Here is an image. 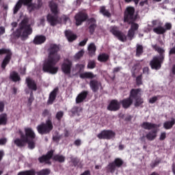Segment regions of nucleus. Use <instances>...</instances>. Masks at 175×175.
<instances>
[{
  "label": "nucleus",
  "mask_w": 175,
  "mask_h": 175,
  "mask_svg": "<svg viewBox=\"0 0 175 175\" xmlns=\"http://www.w3.org/2000/svg\"><path fill=\"white\" fill-rule=\"evenodd\" d=\"M59 51V47L56 44H51L49 48L48 58L44 60L43 64V70L45 72H49L55 75L58 71V67L55 65L59 61L60 55L57 53Z\"/></svg>",
  "instance_id": "nucleus-1"
},
{
  "label": "nucleus",
  "mask_w": 175,
  "mask_h": 175,
  "mask_svg": "<svg viewBox=\"0 0 175 175\" xmlns=\"http://www.w3.org/2000/svg\"><path fill=\"white\" fill-rule=\"evenodd\" d=\"M32 33V29L27 23V19H24L20 24V27L12 34V37L15 38H21L22 40H25Z\"/></svg>",
  "instance_id": "nucleus-2"
},
{
  "label": "nucleus",
  "mask_w": 175,
  "mask_h": 175,
  "mask_svg": "<svg viewBox=\"0 0 175 175\" xmlns=\"http://www.w3.org/2000/svg\"><path fill=\"white\" fill-rule=\"evenodd\" d=\"M152 47L160 55L153 57V59L150 61V67L152 69L159 70L165 58V50L157 44L152 45Z\"/></svg>",
  "instance_id": "nucleus-3"
},
{
  "label": "nucleus",
  "mask_w": 175,
  "mask_h": 175,
  "mask_svg": "<svg viewBox=\"0 0 175 175\" xmlns=\"http://www.w3.org/2000/svg\"><path fill=\"white\" fill-rule=\"evenodd\" d=\"M141 89H132L129 98H124L122 100L120 103L124 109H128L133 104V98H137L141 95Z\"/></svg>",
  "instance_id": "nucleus-4"
},
{
  "label": "nucleus",
  "mask_w": 175,
  "mask_h": 175,
  "mask_svg": "<svg viewBox=\"0 0 175 175\" xmlns=\"http://www.w3.org/2000/svg\"><path fill=\"white\" fill-rule=\"evenodd\" d=\"M22 3L24 5L27 6V8L29 12H31L32 10H34L36 9H38L41 6L40 3H39V5L36 6L35 4L31 3V0H19V1L17 2L16 5L14 8V14H16L17 12L21 9Z\"/></svg>",
  "instance_id": "nucleus-5"
},
{
  "label": "nucleus",
  "mask_w": 175,
  "mask_h": 175,
  "mask_svg": "<svg viewBox=\"0 0 175 175\" xmlns=\"http://www.w3.org/2000/svg\"><path fill=\"white\" fill-rule=\"evenodd\" d=\"M49 6L51 12L55 15L53 16L52 14H49L47 16V20L52 26H54L58 23L57 16V14H58L57 5L55 2L51 1Z\"/></svg>",
  "instance_id": "nucleus-6"
},
{
  "label": "nucleus",
  "mask_w": 175,
  "mask_h": 175,
  "mask_svg": "<svg viewBox=\"0 0 175 175\" xmlns=\"http://www.w3.org/2000/svg\"><path fill=\"white\" fill-rule=\"evenodd\" d=\"M53 128L51 120L48 119L46 123H42L37 127L38 133L41 135L49 133Z\"/></svg>",
  "instance_id": "nucleus-7"
},
{
  "label": "nucleus",
  "mask_w": 175,
  "mask_h": 175,
  "mask_svg": "<svg viewBox=\"0 0 175 175\" xmlns=\"http://www.w3.org/2000/svg\"><path fill=\"white\" fill-rule=\"evenodd\" d=\"M135 8L133 7H127L124 12V22H130L135 19Z\"/></svg>",
  "instance_id": "nucleus-8"
},
{
  "label": "nucleus",
  "mask_w": 175,
  "mask_h": 175,
  "mask_svg": "<svg viewBox=\"0 0 175 175\" xmlns=\"http://www.w3.org/2000/svg\"><path fill=\"white\" fill-rule=\"evenodd\" d=\"M116 133L114 131L111 130H104L100 134H98L97 136L100 139H110L114 137Z\"/></svg>",
  "instance_id": "nucleus-9"
},
{
  "label": "nucleus",
  "mask_w": 175,
  "mask_h": 175,
  "mask_svg": "<svg viewBox=\"0 0 175 175\" xmlns=\"http://www.w3.org/2000/svg\"><path fill=\"white\" fill-rule=\"evenodd\" d=\"M3 54H7L5 59L3 61V63L1 64V68L3 69L5 68V66L8 64V63L10 62V58H11V55L12 53L10 51V50L8 49H0V55H3Z\"/></svg>",
  "instance_id": "nucleus-10"
},
{
  "label": "nucleus",
  "mask_w": 175,
  "mask_h": 175,
  "mask_svg": "<svg viewBox=\"0 0 175 175\" xmlns=\"http://www.w3.org/2000/svg\"><path fill=\"white\" fill-rule=\"evenodd\" d=\"M110 31L113 33V36L118 38L119 40L122 42H125L126 40V36L123 33L120 31L117 27L116 26L111 27Z\"/></svg>",
  "instance_id": "nucleus-11"
},
{
  "label": "nucleus",
  "mask_w": 175,
  "mask_h": 175,
  "mask_svg": "<svg viewBox=\"0 0 175 175\" xmlns=\"http://www.w3.org/2000/svg\"><path fill=\"white\" fill-rule=\"evenodd\" d=\"M72 66V62L68 59H66L62 65V70L65 75H69L70 74Z\"/></svg>",
  "instance_id": "nucleus-12"
},
{
  "label": "nucleus",
  "mask_w": 175,
  "mask_h": 175,
  "mask_svg": "<svg viewBox=\"0 0 175 175\" xmlns=\"http://www.w3.org/2000/svg\"><path fill=\"white\" fill-rule=\"evenodd\" d=\"M88 15L84 12H79L75 15V21L77 26L81 25L83 22L86 21Z\"/></svg>",
  "instance_id": "nucleus-13"
},
{
  "label": "nucleus",
  "mask_w": 175,
  "mask_h": 175,
  "mask_svg": "<svg viewBox=\"0 0 175 175\" xmlns=\"http://www.w3.org/2000/svg\"><path fill=\"white\" fill-rule=\"evenodd\" d=\"M120 108V103L117 100H112L107 107V109L111 111H116Z\"/></svg>",
  "instance_id": "nucleus-14"
},
{
  "label": "nucleus",
  "mask_w": 175,
  "mask_h": 175,
  "mask_svg": "<svg viewBox=\"0 0 175 175\" xmlns=\"http://www.w3.org/2000/svg\"><path fill=\"white\" fill-rule=\"evenodd\" d=\"M139 28L138 24L135 23H131V28L129 31L128 38L131 40L134 38L135 32Z\"/></svg>",
  "instance_id": "nucleus-15"
},
{
  "label": "nucleus",
  "mask_w": 175,
  "mask_h": 175,
  "mask_svg": "<svg viewBox=\"0 0 175 175\" xmlns=\"http://www.w3.org/2000/svg\"><path fill=\"white\" fill-rule=\"evenodd\" d=\"M161 126V124H155L154 123H149V122H144L142 124V127L146 130L156 129Z\"/></svg>",
  "instance_id": "nucleus-16"
},
{
  "label": "nucleus",
  "mask_w": 175,
  "mask_h": 175,
  "mask_svg": "<svg viewBox=\"0 0 175 175\" xmlns=\"http://www.w3.org/2000/svg\"><path fill=\"white\" fill-rule=\"evenodd\" d=\"M123 163V161L120 159H117L115 160L114 163H111L109 165V168L111 170V172H113L116 168V167H120Z\"/></svg>",
  "instance_id": "nucleus-17"
},
{
  "label": "nucleus",
  "mask_w": 175,
  "mask_h": 175,
  "mask_svg": "<svg viewBox=\"0 0 175 175\" xmlns=\"http://www.w3.org/2000/svg\"><path fill=\"white\" fill-rule=\"evenodd\" d=\"M90 88L93 92H96L101 87V83L97 80H91L90 82Z\"/></svg>",
  "instance_id": "nucleus-18"
},
{
  "label": "nucleus",
  "mask_w": 175,
  "mask_h": 175,
  "mask_svg": "<svg viewBox=\"0 0 175 175\" xmlns=\"http://www.w3.org/2000/svg\"><path fill=\"white\" fill-rule=\"evenodd\" d=\"M26 83L27 84V87L29 88V90L33 91H36L37 85L35 81L32 79L27 77L26 79Z\"/></svg>",
  "instance_id": "nucleus-19"
},
{
  "label": "nucleus",
  "mask_w": 175,
  "mask_h": 175,
  "mask_svg": "<svg viewBox=\"0 0 175 175\" xmlns=\"http://www.w3.org/2000/svg\"><path fill=\"white\" fill-rule=\"evenodd\" d=\"M26 137L27 139H31V141L36 137L35 133L33 131L32 129H29V127L25 129Z\"/></svg>",
  "instance_id": "nucleus-20"
},
{
  "label": "nucleus",
  "mask_w": 175,
  "mask_h": 175,
  "mask_svg": "<svg viewBox=\"0 0 175 175\" xmlns=\"http://www.w3.org/2000/svg\"><path fill=\"white\" fill-rule=\"evenodd\" d=\"M19 133L21 135L22 140L17 139L14 141V143L17 146H24L25 143L28 142V139L27 138H25V135H23L22 131H19Z\"/></svg>",
  "instance_id": "nucleus-21"
},
{
  "label": "nucleus",
  "mask_w": 175,
  "mask_h": 175,
  "mask_svg": "<svg viewBox=\"0 0 175 175\" xmlns=\"http://www.w3.org/2000/svg\"><path fill=\"white\" fill-rule=\"evenodd\" d=\"M53 154V151H50L47 153L46 156H43L39 159L40 163H49V160L51 159Z\"/></svg>",
  "instance_id": "nucleus-22"
},
{
  "label": "nucleus",
  "mask_w": 175,
  "mask_h": 175,
  "mask_svg": "<svg viewBox=\"0 0 175 175\" xmlns=\"http://www.w3.org/2000/svg\"><path fill=\"white\" fill-rule=\"evenodd\" d=\"M46 41V37L42 35H38L33 39V43L39 45L43 44Z\"/></svg>",
  "instance_id": "nucleus-23"
},
{
  "label": "nucleus",
  "mask_w": 175,
  "mask_h": 175,
  "mask_svg": "<svg viewBox=\"0 0 175 175\" xmlns=\"http://www.w3.org/2000/svg\"><path fill=\"white\" fill-rule=\"evenodd\" d=\"M96 77V75L93 74L92 72H85L80 74V78L81 79H92Z\"/></svg>",
  "instance_id": "nucleus-24"
},
{
  "label": "nucleus",
  "mask_w": 175,
  "mask_h": 175,
  "mask_svg": "<svg viewBox=\"0 0 175 175\" xmlns=\"http://www.w3.org/2000/svg\"><path fill=\"white\" fill-rule=\"evenodd\" d=\"M88 92L85 91L81 92L76 98V103L79 104L83 102V100L86 98Z\"/></svg>",
  "instance_id": "nucleus-25"
},
{
  "label": "nucleus",
  "mask_w": 175,
  "mask_h": 175,
  "mask_svg": "<svg viewBox=\"0 0 175 175\" xmlns=\"http://www.w3.org/2000/svg\"><path fill=\"white\" fill-rule=\"evenodd\" d=\"M57 89H54L51 94H49V100L47 103L49 105H52L54 100H55L56 96H57Z\"/></svg>",
  "instance_id": "nucleus-26"
},
{
  "label": "nucleus",
  "mask_w": 175,
  "mask_h": 175,
  "mask_svg": "<svg viewBox=\"0 0 175 175\" xmlns=\"http://www.w3.org/2000/svg\"><path fill=\"white\" fill-rule=\"evenodd\" d=\"M65 35L69 42H72L77 39L76 34L73 33L70 30L66 31Z\"/></svg>",
  "instance_id": "nucleus-27"
},
{
  "label": "nucleus",
  "mask_w": 175,
  "mask_h": 175,
  "mask_svg": "<svg viewBox=\"0 0 175 175\" xmlns=\"http://www.w3.org/2000/svg\"><path fill=\"white\" fill-rule=\"evenodd\" d=\"M153 32L157 35H162L166 32V29L161 25L153 28Z\"/></svg>",
  "instance_id": "nucleus-28"
},
{
  "label": "nucleus",
  "mask_w": 175,
  "mask_h": 175,
  "mask_svg": "<svg viewBox=\"0 0 175 175\" xmlns=\"http://www.w3.org/2000/svg\"><path fill=\"white\" fill-rule=\"evenodd\" d=\"M157 136V130H153V131H149L148 134L146 135V138L149 141L154 140Z\"/></svg>",
  "instance_id": "nucleus-29"
},
{
  "label": "nucleus",
  "mask_w": 175,
  "mask_h": 175,
  "mask_svg": "<svg viewBox=\"0 0 175 175\" xmlns=\"http://www.w3.org/2000/svg\"><path fill=\"white\" fill-rule=\"evenodd\" d=\"M174 124H175V119L172 118L171 119V120L164 122V124H163L164 129L167 130L171 129Z\"/></svg>",
  "instance_id": "nucleus-30"
},
{
  "label": "nucleus",
  "mask_w": 175,
  "mask_h": 175,
  "mask_svg": "<svg viewBox=\"0 0 175 175\" xmlns=\"http://www.w3.org/2000/svg\"><path fill=\"white\" fill-rule=\"evenodd\" d=\"M10 78L14 82L19 81L21 80L18 74L15 71L10 72Z\"/></svg>",
  "instance_id": "nucleus-31"
},
{
  "label": "nucleus",
  "mask_w": 175,
  "mask_h": 175,
  "mask_svg": "<svg viewBox=\"0 0 175 175\" xmlns=\"http://www.w3.org/2000/svg\"><path fill=\"white\" fill-rule=\"evenodd\" d=\"M109 55L106 53L100 54L98 59L100 62H105L109 59Z\"/></svg>",
  "instance_id": "nucleus-32"
},
{
  "label": "nucleus",
  "mask_w": 175,
  "mask_h": 175,
  "mask_svg": "<svg viewBox=\"0 0 175 175\" xmlns=\"http://www.w3.org/2000/svg\"><path fill=\"white\" fill-rule=\"evenodd\" d=\"M90 31L91 33H92L95 29V28L96 27V20L94 18H91L90 20Z\"/></svg>",
  "instance_id": "nucleus-33"
},
{
  "label": "nucleus",
  "mask_w": 175,
  "mask_h": 175,
  "mask_svg": "<svg viewBox=\"0 0 175 175\" xmlns=\"http://www.w3.org/2000/svg\"><path fill=\"white\" fill-rule=\"evenodd\" d=\"M88 50L92 56L94 55L95 51H96V47L94 43H91L89 45Z\"/></svg>",
  "instance_id": "nucleus-34"
},
{
  "label": "nucleus",
  "mask_w": 175,
  "mask_h": 175,
  "mask_svg": "<svg viewBox=\"0 0 175 175\" xmlns=\"http://www.w3.org/2000/svg\"><path fill=\"white\" fill-rule=\"evenodd\" d=\"M100 12L101 14H103V15L104 16H107L108 18H109L111 16L110 12L107 9H105V7H104V6L100 8Z\"/></svg>",
  "instance_id": "nucleus-35"
},
{
  "label": "nucleus",
  "mask_w": 175,
  "mask_h": 175,
  "mask_svg": "<svg viewBox=\"0 0 175 175\" xmlns=\"http://www.w3.org/2000/svg\"><path fill=\"white\" fill-rule=\"evenodd\" d=\"M140 96H141V94H140V96H138L137 97H133V98L136 100V101L135 103V107H139L144 103L143 98H140Z\"/></svg>",
  "instance_id": "nucleus-36"
},
{
  "label": "nucleus",
  "mask_w": 175,
  "mask_h": 175,
  "mask_svg": "<svg viewBox=\"0 0 175 175\" xmlns=\"http://www.w3.org/2000/svg\"><path fill=\"white\" fill-rule=\"evenodd\" d=\"M7 122V115L5 113H2L0 115V125H5Z\"/></svg>",
  "instance_id": "nucleus-37"
},
{
  "label": "nucleus",
  "mask_w": 175,
  "mask_h": 175,
  "mask_svg": "<svg viewBox=\"0 0 175 175\" xmlns=\"http://www.w3.org/2000/svg\"><path fill=\"white\" fill-rule=\"evenodd\" d=\"M53 159L59 163H63L65 161V157L62 155H56L53 157Z\"/></svg>",
  "instance_id": "nucleus-38"
},
{
  "label": "nucleus",
  "mask_w": 175,
  "mask_h": 175,
  "mask_svg": "<svg viewBox=\"0 0 175 175\" xmlns=\"http://www.w3.org/2000/svg\"><path fill=\"white\" fill-rule=\"evenodd\" d=\"M159 98V96H153L148 100L149 104H154Z\"/></svg>",
  "instance_id": "nucleus-39"
},
{
  "label": "nucleus",
  "mask_w": 175,
  "mask_h": 175,
  "mask_svg": "<svg viewBox=\"0 0 175 175\" xmlns=\"http://www.w3.org/2000/svg\"><path fill=\"white\" fill-rule=\"evenodd\" d=\"M18 175H35V172L33 170L21 172H19Z\"/></svg>",
  "instance_id": "nucleus-40"
},
{
  "label": "nucleus",
  "mask_w": 175,
  "mask_h": 175,
  "mask_svg": "<svg viewBox=\"0 0 175 175\" xmlns=\"http://www.w3.org/2000/svg\"><path fill=\"white\" fill-rule=\"evenodd\" d=\"M81 111V108H79V107H74L72 109V113L75 115L79 116V113Z\"/></svg>",
  "instance_id": "nucleus-41"
},
{
  "label": "nucleus",
  "mask_w": 175,
  "mask_h": 175,
  "mask_svg": "<svg viewBox=\"0 0 175 175\" xmlns=\"http://www.w3.org/2000/svg\"><path fill=\"white\" fill-rule=\"evenodd\" d=\"M83 55H84L83 50H81L78 53H76V55H75V59H79L81 57H83Z\"/></svg>",
  "instance_id": "nucleus-42"
},
{
  "label": "nucleus",
  "mask_w": 175,
  "mask_h": 175,
  "mask_svg": "<svg viewBox=\"0 0 175 175\" xmlns=\"http://www.w3.org/2000/svg\"><path fill=\"white\" fill-rule=\"evenodd\" d=\"M49 170H42L37 173L38 175H49L50 174Z\"/></svg>",
  "instance_id": "nucleus-43"
},
{
  "label": "nucleus",
  "mask_w": 175,
  "mask_h": 175,
  "mask_svg": "<svg viewBox=\"0 0 175 175\" xmlns=\"http://www.w3.org/2000/svg\"><path fill=\"white\" fill-rule=\"evenodd\" d=\"M142 53H143V46L142 45H137V56H140Z\"/></svg>",
  "instance_id": "nucleus-44"
},
{
  "label": "nucleus",
  "mask_w": 175,
  "mask_h": 175,
  "mask_svg": "<svg viewBox=\"0 0 175 175\" xmlns=\"http://www.w3.org/2000/svg\"><path fill=\"white\" fill-rule=\"evenodd\" d=\"M96 66L95 62L94 60H91L89 62L88 64V68L90 69H94Z\"/></svg>",
  "instance_id": "nucleus-45"
},
{
  "label": "nucleus",
  "mask_w": 175,
  "mask_h": 175,
  "mask_svg": "<svg viewBox=\"0 0 175 175\" xmlns=\"http://www.w3.org/2000/svg\"><path fill=\"white\" fill-rule=\"evenodd\" d=\"M164 29H165V31L171 30L172 29V23H166L165 25H164Z\"/></svg>",
  "instance_id": "nucleus-46"
},
{
  "label": "nucleus",
  "mask_w": 175,
  "mask_h": 175,
  "mask_svg": "<svg viewBox=\"0 0 175 175\" xmlns=\"http://www.w3.org/2000/svg\"><path fill=\"white\" fill-rule=\"evenodd\" d=\"M31 139H28V142L26 143H28L29 144V148L30 149H33L35 148V143L32 141H30Z\"/></svg>",
  "instance_id": "nucleus-47"
},
{
  "label": "nucleus",
  "mask_w": 175,
  "mask_h": 175,
  "mask_svg": "<svg viewBox=\"0 0 175 175\" xmlns=\"http://www.w3.org/2000/svg\"><path fill=\"white\" fill-rule=\"evenodd\" d=\"M42 116L44 117H51V113H50L49 111H48V109H44V111H43L42 112Z\"/></svg>",
  "instance_id": "nucleus-48"
},
{
  "label": "nucleus",
  "mask_w": 175,
  "mask_h": 175,
  "mask_svg": "<svg viewBox=\"0 0 175 175\" xmlns=\"http://www.w3.org/2000/svg\"><path fill=\"white\" fill-rule=\"evenodd\" d=\"M64 116V113L62 112V111H59L57 114H56V118L59 120L62 119V118Z\"/></svg>",
  "instance_id": "nucleus-49"
},
{
  "label": "nucleus",
  "mask_w": 175,
  "mask_h": 175,
  "mask_svg": "<svg viewBox=\"0 0 175 175\" xmlns=\"http://www.w3.org/2000/svg\"><path fill=\"white\" fill-rule=\"evenodd\" d=\"M136 81H137V84L138 85H142V75L138 76V77H137Z\"/></svg>",
  "instance_id": "nucleus-50"
},
{
  "label": "nucleus",
  "mask_w": 175,
  "mask_h": 175,
  "mask_svg": "<svg viewBox=\"0 0 175 175\" xmlns=\"http://www.w3.org/2000/svg\"><path fill=\"white\" fill-rule=\"evenodd\" d=\"M166 138V133L163 132L161 133V134H160V141H163Z\"/></svg>",
  "instance_id": "nucleus-51"
},
{
  "label": "nucleus",
  "mask_w": 175,
  "mask_h": 175,
  "mask_svg": "<svg viewBox=\"0 0 175 175\" xmlns=\"http://www.w3.org/2000/svg\"><path fill=\"white\" fill-rule=\"evenodd\" d=\"M87 42H88V38H85L83 40H82L79 42V46H85Z\"/></svg>",
  "instance_id": "nucleus-52"
},
{
  "label": "nucleus",
  "mask_w": 175,
  "mask_h": 175,
  "mask_svg": "<svg viewBox=\"0 0 175 175\" xmlns=\"http://www.w3.org/2000/svg\"><path fill=\"white\" fill-rule=\"evenodd\" d=\"M62 21H64V23H66L67 21H69V18L66 15H63L62 17Z\"/></svg>",
  "instance_id": "nucleus-53"
},
{
  "label": "nucleus",
  "mask_w": 175,
  "mask_h": 175,
  "mask_svg": "<svg viewBox=\"0 0 175 175\" xmlns=\"http://www.w3.org/2000/svg\"><path fill=\"white\" fill-rule=\"evenodd\" d=\"M44 18H42L39 21L38 26H44Z\"/></svg>",
  "instance_id": "nucleus-54"
},
{
  "label": "nucleus",
  "mask_w": 175,
  "mask_h": 175,
  "mask_svg": "<svg viewBox=\"0 0 175 175\" xmlns=\"http://www.w3.org/2000/svg\"><path fill=\"white\" fill-rule=\"evenodd\" d=\"M5 32V27L3 26L0 27V36L3 35Z\"/></svg>",
  "instance_id": "nucleus-55"
},
{
  "label": "nucleus",
  "mask_w": 175,
  "mask_h": 175,
  "mask_svg": "<svg viewBox=\"0 0 175 175\" xmlns=\"http://www.w3.org/2000/svg\"><path fill=\"white\" fill-rule=\"evenodd\" d=\"M7 142V139L5 138L0 139V145H4Z\"/></svg>",
  "instance_id": "nucleus-56"
},
{
  "label": "nucleus",
  "mask_w": 175,
  "mask_h": 175,
  "mask_svg": "<svg viewBox=\"0 0 175 175\" xmlns=\"http://www.w3.org/2000/svg\"><path fill=\"white\" fill-rule=\"evenodd\" d=\"M4 109V104L0 101V112H3Z\"/></svg>",
  "instance_id": "nucleus-57"
},
{
  "label": "nucleus",
  "mask_w": 175,
  "mask_h": 175,
  "mask_svg": "<svg viewBox=\"0 0 175 175\" xmlns=\"http://www.w3.org/2000/svg\"><path fill=\"white\" fill-rule=\"evenodd\" d=\"M77 67L80 69V70H83L85 64H77Z\"/></svg>",
  "instance_id": "nucleus-58"
},
{
  "label": "nucleus",
  "mask_w": 175,
  "mask_h": 175,
  "mask_svg": "<svg viewBox=\"0 0 175 175\" xmlns=\"http://www.w3.org/2000/svg\"><path fill=\"white\" fill-rule=\"evenodd\" d=\"M175 54V46L170 50V55H174Z\"/></svg>",
  "instance_id": "nucleus-59"
},
{
  "label": "nucleus",
  "mask_w": 175,
  "mask_h": 175,
  "mask_svg": "<svg viewBox=\"0 0 175 175\" xmlns=\"http://www.w3.org/2000/svg\"><path fill=\"white\" fill-rule=\"evenodd\" d=\"M121 70V67H116L113 68V72L116 73L118 72Z\"/></svg>",
  "instance_id": "nucleus-60"
},
{
  "label": "nucleus",
  "mask_w": 175,
  "mask_h": 175,
  "mask_svg": "<svg viewBox=\"0 0 175 175\" xmlns=\"http://www.w3.org/2000/svg\"><path fill=\"white\" fill-rule=\"evenodd\" d=\"M75 144L77 146H79L81 144V142L79 139L75 141Z\"/></svg>",
  "instance_id": "nucleus-61"
},
{
  "label": "nucleus",
  "mask_w": 175,
  "mask_h": 175,
  "mask_svg": "<svg viewBox=\"0 0 175 175\" xmlns=\"http://www.w3.org/2000/svg\"><path fill=\"white\" fill-rule=\"evenodd\" d=\"M148 71H149V68L148 67L144 68V74H148Z\"/></svg>",
  "instance_id": "nucleus-62"
},
{
  "label": "nucleus",
  "mask_w": 175,
  "mask_h": 175,
  "mask_svg": "<svg viewBox=\"0 0 175 175\" xmlns=\"http://www.w3.org/2000/svg\"><path fill=\"white\" fill-rule=\"evenodd\" d=\"M33 100V96H32V92H31V97L29 98V103H31Z\"/></svg>",
  "instance_id": "nucleus-63"
},
{
  "label": "nucleus",
  "mask_w": 175,
  "mask_h": 175,
  "mask_svg": "<svg viewBox=\"0 0 175 175\" xmlns=\"http://www.w3.org/2000/svg\"><path fill=\"white\" fill-rule=\"evenodd\" d=\"M81 175H90V174L89 171H86L83 174H82Z\"/></svg>",
  "instance_id": "nucleus-64"
}]
</instances>
